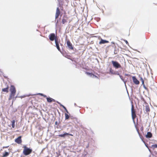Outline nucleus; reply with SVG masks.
I'll list each match as a JSON object with an SVG mask.
<instances>
[{
  "instance_id": "1",
  "label": "nucleus",
  "mask_w": 157,
  "mask_h": 157,
  "mask_svg": "<svg viewBox=\"0 0 157 157\" xmlns=\"http://www.w3.org/2000/svg\"><path fill=\"white\" fill-rule=\"evenodd\" d=\"M131 114L132 118V119L134 123L135 124V128L136 129L137 131V132L139 134H140V130L139 129V128L138 126V124L137 122L136 123V124L135 123V119L136 117V111L135 109H134V106L132 104V105Z\"/></svg>"
},
{
  "instance_id": "2",
  "label": "nucleus",
  "mask_w": 157,
  "mask_h": 157,
  "mask_svg": "<svg viewBox=\"0 0 157 157\" xmlns=\"http://www.w3.org/2000/svg\"><path fill=\"white\" fill-rule=\"evenodd\" d=\"M10 94L9 100H10L13 99L15 95L16 90L15 86L13 85H11L10 89Z\"/></svg>"
},
{
  "instance_id": "3",
  "label": "nucleus",
  "mask_w": 157,
  "mask_h": 157,
  "mask_svg": "<svg viewBox=\"0 0 157 157\" xmlns=\"http://www.w3.org/2000/svg\"><path fill=\"white\" fill-rule=\"evenodd\" d=\"M23 148H24V150L23 153L25 155H28L32 153V149L28 148L26 146H24L23 147Z\"/></svg>"
},
{
  "instance_id": "4",
  "label": "nucleus",
  "mask_w": 157,
  "mask_h": 157,
  "mask_svg": "<svg viewBox=\"0 0 157 157\" xmlns=\"http://www.w3.org/2000/svg\"><path fill=\"white\" fill-rule=\"evenodd\" d=\"M48 37L49 40L51 41H53L54 40L55 42L56 40H58V38L56 34H55L54 33H51L49 35Z\"/></svg>"
},
{
  "instance_id": "5",
  "label": "nucleus",
  "mask_w": 157,
  "mask_h": 157,
  "mask_svg": "<svg viewBox=\"0 0 157 157\" xmlns=\"http://www.w3.org/2000/svg\"><path fill=\"white\" fill-rule=\"evenodd\" d=\"M113 66L115 68H122L121 66L117 62L112 60L111 61Z\"/></svg>"
},
{
  "instance_id": "6",
  "label": "nucleus",
  "mask_w": 157,
  "mask_h": 157,
  "mask_svg": "<svg viewBox=\"0 0 157 157\" xmlns=\"http://www.w3.org/2000/svg\"><path fill=\"white\" fill-rule=\"evenodd\" d=\"M60 13V11L59 7L56 8V14H55V19H56L58 18L59 16Z\"/></svg>"
},
{
  "instance_id": "7",
  "label": "nucleus",
  "mask_w": 157,
  "mask_h": 157,
  "mask_svg": "<svg viewBox=\"0 0 157 157\" xmlns=\"http://www.w3.org/2000/svg\"><path fill=\"white\" fill-rule=\"evenodd\" d=\"M67 44L70 49L71 50L73 49V47L72 46V45L70 40H68L67 41Z\"/></svg>"
},
{
  "instance_id": "8",
  "label": "nucleus",
  "mask_w": 157,
  "mask_h": 157,
  "mask_svg": "<svg viewBox=\"0 0 157 157\" xmlns=\"http://www.w3.org/2000/svg\"><path fill=\"white\" fill-rule=\"evenodd\" d=\"M21 136H19L18 138H17L15 140V142L18 144H21L22 142V140L21 139Z\"/></svg>"
},
{
  "instance_id": "9",
  "label": "nucleus",
  "mask_w": 157,
  "mask_h": 157,
  "mask_svg": "<svg viewBox=\"0 0 157 157\" xmlns=\"http://www.w3.org/2000/svg\"><path fill=\"white\" fill-rule=\"evenodd\" d=\"M133 82L136 85H138L139 84V81L135 77L133 76L132 77Z\"/></svg>"
},
{
  "instance_id": "10",
  "label": "nucleus",
  "mask_w": 157,
  "mask_h": 157,
  "mask_svg": "<svg viewBox=\"0 0 157 157\" xmlns=\"http://www.w3.org/2000/svg\"><path fill=\"white\" fill-rule=\"evenodd\" d=\"M68 17L67 16L64 17L62 20V23L63 24H64L67 22Z\"/></svg>"
},
{
  "instance_id": "11",
  "label": "nucleus",
  "mask_w": 157,
  "mask_h": 157,
  "mask_svg": "<svg viewBox=\"0 0 157 157\" xmlns=\"http://www.w3.org/2000/svg\"><path fill=\"white\" fill-rule=\"evenodd\" d=\"M66 135H70L71 136H73V135L71 134H69V133H67V132H65L63 134H60L59 135V137H64Z\"/></svg>"
},
{
  "instance_id": "12",
  "label": "nucleus",
  "mask_w": 157,
  "mask_h": 157,
  "mask_svg": "<svg viewBox=\"0 0 157 157\" xmlns=\"http://www.w3.org/2000/svg\"><path fill=\"white\" fill-rule=\"evenodd\" d=\"M56 47L57 48L59 51H60V49L59 47V41L58 40H56V41L55 42Z\"/></svg>"
},
{
  "instance_id": "13",
  "label": "nucleus",
  "mask_w": 157,
  "mask_h": 157,
  "mask_svg": "<svg viewBox=\"0 0 157 157\" xmlns=\"http://www.w3.org/2000/svg\"><path fill=\"white\" fill-rule=\"evenodd\" d=\"M152 134L151 132H148L145 136L147 138H151L152 137Z\"/></svg>"
},
{
  "instance_id": "14",
  "label": "nucleus",
  "mask_w": 157,
  "mask_h": 157,
  "mask_svg": "<svg viewBox=\"0 0 157 157\" xmlns=\"http://www.w3.org/2000/svg\"><path fill=\"white\" fill-rule=\"evenodd\" d=\"M47 99V101L48 102H51L52 101L53 102H55V100L53 99H52V98H51L50 97H47V98H46Z\"/></svg>"
},
{
  "instance_id": "15",
  "label": "nucleus",
  "mask_w": 157,
  "mask_h": 157,
  "mask_svg": "<svg viewBox=\"0 0 157 157\" xmlns=\"http://www.w3.org/2000/svg\"><path fill=\"white\" fill-rule=\"evenodd\" d=\"M108 42V41L103 40L101 38V40L99 42V44H104L106 43H107Z\"/></svg>"
},
{
  "instance_id": "16",
  "label": "nucleus",
  "mask_w": 157,
  "mask_h": 157,
  "mask_svg": "<svg viewBox=\"0 0 157 157\" xmlns=\"http://www.w3.org/2000/svg\"><path fill=\"white\" fill-rule=\"evenodd\" d=\"M9 155V153L7 151H5L4 153L2 154V157H6Z\"/></svg>"
},
{
  "instance_id": "17",
  "label": "nucleus",
  "mask_w": 157,
  "mask_h": 157,
  "mask_svg": "<svg viewBox=\"0 0 157 157\" xmlns=\"http://www.w3.org/2000/svg\"><path fill=\"white\" fill-rule=\"evenodd\" d=\"M145 110L146 111L147 113L149 114V112L150 111V109L149 106L148 105H146L145 106Z\"/></svg>"
},
{
  "instance_id": "18",
  "label": "nucleus",
  "mask_w": 157,
  "mask_h": 157,
  "mask_svg": "<svg viewBox=\"0 0 157 157\" xmlns=\"http://www.w3.org/2000/svg\"><path fill=\"white\" fill-rule=\"evenodd\" d=\"M9 87L8 86H7V87H6V88L2 89V91L3 92H5L8 93L9 92Z\"/></svg>"
},
{
  "instance_id": "19",
  "label": "nucleus",
  "mask_w": 157,
  "mask_h": 157,
  "mask_svg": "<svg viewBox=\"0 0 157 157\" xmlns=\"http://www.w3.org/2000/svg\"><path fill=\"white\" fill-rule=\"evenodd\" d=\"M86 74L87 75H90V76H93V77H97L95 75H94L92 74V73H90V72H86Z\"/></svg>"
},
{
  "instance_id": "20",
  "label": "nucleus",
  "mask_w": 157,
  "mask_h": 157,
  "mask_svg": "<svg viewBox=\"0 0 157 157\" xmlns=\"http://www.w3.org/2000/svg\"><path fill=\"white\" fill-rule=\"evenodd\" d=\"M151 147L154 150L155 148H157V144H156L152 145Z\"/></svg>"
},
{
  "instance_id": "21",
  "label": "nucleus",
  "mask_w": 157,
  "mask_h": 157,
  "mask_svg": "<svg viewBox=\"0 0 157 157\" xmlns=\"http://www.w3.org/2000/svg\"><path fill=\"white\" fill-rule=\"evenodd\" d=\"M11 123H12V127L13 128H14L15 127V121L14 120H13L11 121Z\"/></svg>"
},
{
  "instance_id": "22",
  "label": "nucleus",
  "mask_w": 157,
  "mask_h": 157,
  "mask_svg": "<svg viewBox=\"0 0 157 157\" xmlns=\"http://www.w3.org/2000/svg\"><path fill=\"white\" fill-rule=\"evenodd\" d=\"M60 105L65 109V110L67 112V113H68V112L67 109L64 106H63V105L61 104H60Z\"/></svg>"
},
{
  "instance_id": "23",
  "label": "nucleus",
  "mask_w": 157,
  "mask_h": 157,
  "mask_svg": "<svg viewBox=\"0 0 157 157\" xmlns=\"http://www.w3.org/2000/svg\"><path fill=\"white\" fill-rule=\"evenodd\" d=\"M65 119H68L69 118V116L68 115V114L67 113H65Z\"/></svg>"
},
{
  "instance_id": "24",
  "label": "nucleus",
  "mask_w": 157,
  "mask_h": 157,
  "mask_svg": "<svg viewBox=\"0 0 157 157\" xmlns=\"http://www.w3.org/2000/svg\"><path fill=\"white\" fill-rule=\"evenodd\" d=\"M113 71V70L111 68L110 69V72L112 74Z\"/></svg>"
},
{
  "instance_id": "25",
  "label": "nucleus",
  "mask_w": 157,
  "mask_h": 157,
  "mask_svg": "<svg viewBox=\"0 0 157 157\" xmlns=\"http://www.w3.org/2000/svg\"><path fill=\"white\" fill-rule=\"evenodd\" d=\"M145 144L146 147L149 149V151H150V150L149 148L148 147V144Z\"/></svg>"
},
{
  "instance_id": "26",
  "label": "nucleus",
  "mask_w": 157,
  "mask_h": 157,
  "mask_svg": "<svg viewBox=\"0 0 157 157\" xmlns=\"http://www.w3.org/2000/svg\"><path fill=\"white\" fill-rule=\"evenodd\" d=\"M126 66V64L125 61L124 62V67H125Z\"/></svg>"
},
{
  "instance_id": "27",
  "label": "nucleus",
  "mask_w": 157,
  "mask_h": 157,
  "mask_svg": "<svg viewBox=\"0 0 157 157\" xmlns=\"http://www.w3.org/2000/svg\"><path fill=\"white\" fill-rule=\"evenodd\" d=\"M42 96H43L44 98H47V96L46 95H45L43 94L42 95Z\"/></svg>"
},
{
  "instance_id": "28",
  "label": "nucleus",
  "mask_w": 157,
  "mask_h": 157,
  "mask_svg": "<svg viewBox=\"0 0 157 157\" xmlns=\"http://www.w3.org/2000/svg\"><path fill=\"white\" fill-rule=\"evenodd\" d=\"M142 83L144 84V81L142 79Z\"/></svg>"
},
{
  "instance_id": "29",
  "label": "nucleus",
  "mask_w": 157,
  "mask_h": 157,
  "mask_svg": "<svg viewBox=\"0 0 157 157\" xmlns=\"http://www.w3.org/2000/svg\"><path fill=\"white\" fill-rule=\"evenodd\" d=\"M8 147V146L7 147H3V148H7Z\"/></svg>"
},
{
  "instance_id": "30",
  "label": "nucleus",
  "mask_w": 157,
  "mask_h": 157,
  "mask_svg": "<svg viewBox=\"0 0 157 157\" xmlns=\"http://www.w3.org/2000/svg\"><path fill=\"white\" fill-rule=\"evenodd\" d=\"M57 121H56L55 122V124L57 125Z\"/></svg>"
},
{
  "instance_id": "31",
  "label": "nucleus",
  "mask_w": 157,
  "mask_h": 157,
  "mask_svg": "<svg viewBox=\"0 0 157 157\" xmlns=\"http://www.w3.org/2000/svg\"><path fill=\"white\" fill-rule=\"evenodd\" d=\"M39 94L40 95L42 96V95L43 94Z\"/></svg>"
},
{
  "instance_id": "32",
  "label": "nucleus",
  "mask_w": 157,
  "mask_h": 157,
  "mask_svg": "<svg viewBox=\"0 0 157 157\" xmlns=\"http://www.w3.org/2000/svg\"><path fill=\"white\" fill-rule=\"evenodd\" d=\"M125 42H126V44L128 43V41H127V40H126V41H125Z\"/></svg>"
},
{
  "instance_id": "33",
  "label": "nucleus",
  "mask_w": 157,
  "mask_h": 157,
  "mask_svg": "<svg viewBox=\"0 0 157 157\" xmlns=\"http://www.w3.org/2000/svg\"><path fill=\"white\" fill-rule=\"evenodd\" d=\"M142 130H143V126H142Z\"/></svg>"
}]
</instances>
